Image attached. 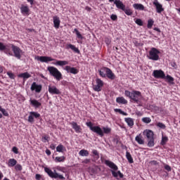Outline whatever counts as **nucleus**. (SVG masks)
I'll list each match as a JSON object with an SVG mask.
<instances>
[{
	"label": "nucleus",
	"mask_w": 180,
	"mask_h": 180,
	"mask_svg": "<svg viewBox=\"0 0 180 180\" xmlns=\"http://www.w3.org/2000/svg\"><path fill=\"white\" fill-rule=\"evenodd\" d=\"M44 171L46 172V174L50 176V178H54L55 179H57V178H59V179H65V177L61 174H58V173L56 172V170L53 172L50 168L49 167H44Z\"/></svg>",
	"instance_id": "423d86ee"
},
{
	"label": "nucleus",
	"mask_w": 180,
	"mask_h": 180,
	"mask_svg": "<svg viewBox=\"0 0 180 180\" xmlns=\"http://www.w3.org/2000/svg\"><path fill=\"white\" fill-rule=\"evenodd\" d=\"M143 98L141 92L139 91H133L131 99L134 101V103H140V99Z\"/></svg>",
	"instance_id": "6e6552de"
},
{
	"label": "nucleus",
	"mask_w": 180,
	"mask_h": 180,
	"mask_svg": "<svg viewBox=\"0 0 180 180\" xmlns=\"http://www.w3.org/2000/svg\"><path fill=\"white\" fill-rule=\"evenodd\" d=\"M12 151L14 153V154H19V150L16 146L13 147Z\"/></svg>",
	"instance_id": "603ef678"
},
{
	"label": "nucleus",
	"mask_w": 180,
	"mask_h": 180,
	"mask_svg": "<svg viewBox=\"0 0 180 180\" xmlns=\"http://www.w3.org/2000/svg\"><path fill=\"white\" fill-rule=\"evenodd\" d=\"M133 8L136 11H144V6L141 4H133Z\"/></svg>",
	"instance_id": "a878e982"
},
{
	"label": "nucleus",
	"mask_w": 180,
	"mask_h": 180,
	"mask_svg": "<svg viewBox=\"0 0 180 180\" xmlns=\"http://www.w3.org/2000/svg\"><path fill=\"white\" fill-rule=\"evenodd\" d=\"M135 23H136V25H138V26H143V20H141V19H140V18H137L135 20Z\"/></svg>",
	"instance_id": "c03bdc74"
},
{
	"label": "nucleus",
	"mask_w": 180,
	"mask_h": 180,
	"mask_svg": "<svg viewBox=\"0 0 180 180\" xmlns=\"http://www.w3.org/2000/svg\"><path fill=\"white\" fill-rule=\"evenodd\" d=\"M73 129H75L76 133H81L82 129H81V127L77 124L75 122H72L70 123Z\"/></svg>",
	"instance_id": "f3484780"
},
{
	"label": "nucleus",
	"mask_w": 180,
	"mask_h": 180,
	"mask_svg": "<svg viewBox=\"0 0 180 180\" xmlns=\"http://www.w3.org/2000/svg\"><path fill=\"white\" fill-rule=\"evenodd\" d=\"M35 179H37V180H40V179H41V175H40L39 174H37L35 175Z\"/></svg>",
	"instance_id": "6e6d98bb"
},
{
	"label": "nucleus",
	"mask_w": 180,
	"mask_h": 180,
	"mask_svg": "<svg viewBox=\"0 0 180 180\" xmlns=\"http://www.w3.org/2000/svg\"><path fill=\"white\" fill-rule=\"evenodd\" d=\"M126 158H127V160H128V162H129V164H133L134 162V161L133 160V158L131 157V155L130 154V153H129V152L126 153Z\"/></svg>",
	"instance_id": "f704fd0d"
},
{
	"label": "nucleus",
	"mask_w": 180,
	"mask_h": 180,
	"mask_svg": "<svg viewBox=\"0 0 180 180\" xmlns=\"http://www.w3.org/2000/svg\"><path fill=\"white\" fill-rule=\"evenodd\" d=\"M7 75H8L9 78H11V79H15V75H13V73L8 72H7Z\"/></svg>",
	"instance_id": "8fccbe9b"
},
{
	"label": "nucleus",
	"mask_w": 180,
	"mask_h": 180,
	"mask_svg": "<svg viewBox=\"0 0 180 180\" xmlns=\"http://www.w3.org/2000/svg\"><path fill=\"white\" fill-rule=\"evenodd\" d=\"M53 25L56 29H58V27H60V18L57 16L53 17Z\"/></svg>",
	"instance_id": "5701e85b"
},
{
	"label": "nucleus",
	"mask_w": 180,
	"mask_h": 180,
	"mask_svg": "<svg viewBox=\"0 0 180 180\" xmlns=\"http://www.w3.org/2000/svg\"><path fill=\"white\" fill-rule=\"evenodd\" d=\"M16 164H18V161L15 159L11 158L8 160V167H15Z\"/></svg>",
	"instance_id": "c756f323"
},
{
	"label": "nucleus",
	"mask_w": 180,
	"mask_h": 180,
	"mask_svg": "<svg viewBox=\"0 0 180 180\" xmlns=\"http://www.w3.org/2000/svg\"><path fill=\"white\" fill-rule=\"evenodd\" d=\"M96 85L93 86L94 91H96V92H101L102 91V86H103V81L101 79H96Z\"/></svg>",
	"instance_id": "9d476101"
},
{
	"label": "nucleus",
	"mask_w": 180,
	"mask_h": 180,
	"mask_svg": "<svg viewBox=\"0 0 180 180\" xmlns=\"http://www.w3.org/2000/svg\"><path fill=\"white\" fill-rule=\"evenodd\" d=\"M105 164L107 165V167H109L111 168V169H114V171H117L118 168L110 160H105Z\"/></svg>",
	"instance_id": "a211bd4d"
},
{
	"label": "nucleus",
	"mask_w": 180,
	"mask_h": 180,
	"mask_svg": "<svg viewBox=\"0 0 180 180\" xmlns=\"http://www.w3.org/2000/svg\"><path fill=\"white\" fill-rule=\"evenodd\" d=\"M92 153L96 157V158H99V153H98V150H93Z\"/></svg>",
	"instance_id": "3c124183"
},
{
	"label": "nucleus",
	"mask_w": 180,
	"mask_h": 180,
	"mask_svg": "<svg viewBox=\"0 0 180 180\" xmlns=\"http://www.w3.org/2000/svg\"><path fill=\"white\" fill-rule=\"evenodd\" d=\"M165 79H167V82H169V84H174V77H171V75H167L165 76Z\"/></svg>",
	"instance_id": "e433bc0d"
},
{
	"label": "nucleus",
	"mask_w": 180,
	"mask_h": 180,
	"mask_svg": "<svg viewBox=\"0 0 180 180\" xmlns=\"http://www.w3.org/2000/svg\"><path fill=\"white\" fill-rule=\"evenodd\" d=\"M46 154L47 155H51V151H50V150H49V149H46Z\"/></svg>",
	"instance_id": "680f3d73"
},
{
	"label": "nucleus",
	"mask_w": 180,
	"mask_h": 180,
	"mask_svg": "<svg viewBox=\"0 0 180 180\" xmlns=\"http://www.w3.org/2000/svg\"><path fill=\"white\" fill-rule=\"evenodd\" d=\"M117 103H121L122 105H126L127 103V100H125L124 97H117L116 98Z\"/></svg>",
	"instance_id": "bb28decb"
},
{
	"label": "nucleus",
	"mask_w": 180,
	"mask_h": 180,
	"mask_svg": "<svg viewBox=\"0 0 180 180\" xmlns=\"http://www.w3.org/2000/svg\"><path fill=\"white\" fill-rule=\"evenodd\" d=\"M124 121L126 122L127 125L129 127H131V129L133 127V126H134V120H133V118L127 117V118H124Z\"/></svg>",
	"instance_id": "4be33fe9"
},
{
	"label": "nucleus",
	"mask_w": 180,
	"mask_h": 180,
	"mask_svg": "<svg viewBox=\"0 0 180 180\" xmlns=\"http://www.w3.org/2000/svg\"><path fill=\"white\" fill-rule=\"evenodd\" d=\"M165 169H166V171L169 172V171H171V167L169 165H167L165 166Z\"/></svg>",
	"instance_id": "13d9d810"
},
{
	"label": "nucleus",
	"mask_w": 180,
	"mask_h": 180,
	"mask_svg": "<svg viewBox=\"0 0 180 180\" xmlns=\"http://www.w3.org/2000/svg\"><path fill=\"white\" fill-rule=\"evenodd\" d=\"M30 115H32L33 117H35V119H37L40 117V115L38 112H30Z\"/></svg>",
	"instance_id": "a18cd8bd"
},
{
	"label": "nucleus",
	"mask_w": 180,
	"mask_h": 180,
	"mask_svg": "<svg viewBox=\"0 0 180 180\" xmlns=\"http://www.w3.org/2000/svg\"><path fill=\"white\" fill-rule=\"evenodd\" d=\"M22 13H25V15H29V7L25 5H22L20 8Z\"/></svg>",
	"instance_id": "cd10ccee"
},
{
	"label": "nucleus",
	"mask_w": 180,
	"mask_h": 180,
	"mask_svg": "<svg viewBox=\"0 0 180 180\" xmlns=\"http://www.w3.org/2000/svg\"><path fill=\"white\" fill-rule=\"evenodd\" d=\"M170 65H172V67H173V68H177V65H176V63L175 62H172L170 63Z\"/></svg>",
	"instance_id": "4d7b16f0"
},
{
	"label": "nucleus",
	"mask_w": 180,
	"mask_h": 180,
	"mask_svg": "<svg viewBox=\"0 0 180 180\" xmlns=\"http://www.w3.org/2000/svg\"><path fill=\"white\" fill-rule=\"evenodd\" d=\"M114 4L117 9H120L124 12L125 15H127V16H131V15H133V11H131L129 7H126V5H124L122 1L115 0Z\"/></svg>",
	"instance_id": "f03ea898"
},
{
	"label": "nucleus",
	"mask_w": 180,
	"mask_h": 180,
	"mask_svg": "<svg viewBox=\"0 0 180 180\" xmlns=\"http://www.w3.org/2000/svg\"><path fill=\"white\" fill-rule=\"evenodd\" d=\"M135 141L138 143V144H140L141 146L144 145V139H143V135L141 134H139L135 137Z\"/></svg>",
	"instance_id": "aec40b11"
},
{
	"label": "nucleus",
	"mask_w": 180,
	"mask_h": 180,
	"mask_svg": "<svg viewBox=\"0 0 180 180\" xmlns=\"http://www.w3.org/2000/svg\"><path fill=\"white\" fill-rule=\"evenodd\" d=\"M11 47H12V44L5 46L4 43L0 42V51H4L7 56H13L12 51H11Z\"/></svg>",
	"instance_id": "1a4fd4ad"
},
{
	"label": "nucleus",
	"mask_w": 180,
	"mask_h": 180,
	"mask_svg": "<svg viewBox=\"0 0 180 180\" xmlns=\"http://www.w3.org/2000/svg\"><path fill=\"white\" fill-rule=\"evenodd\" d=\"M11 49L14 54V57H15V58H18V60H20V58H22V53H23L22 49L13 44H11Z\"/></svg>",
	"instance_id": "0eeeda50"
},
{
	"label": "nucleus",
	"mask_w": 180,
	"mask_h": 180,
	"mask_svg": "<svg viewBox=\"0 0 180 180\" xmlns=\"http://www.w3.org/2000/svg\"><path fill=\"white\" fill-rule=\"evenodd\" d=\"M27 2H30V5H33V2L34 1V0H27Z\"/></svg>",
	"instance_id": "0e129e2a"
},
{
	"label": "nucleus",
	"mask_w": 180,
	"mask_h": 180,
	"mask_svg": "<svg viewBox=\"0 0 180 180\" xmlns=\"http://www.w3.org/2000/svg\"><path fill=\"white\" fill-rule=\"evenodd\" d=\"M1 112L3 113L4 116H9L8 111L6 110H5V108H3L1 110Z\"/></svg>",
	"instance_id": "864d4df0"
},
{
	"label": "nucleus",
	"mask_w": 180,
	"mask_h": 180,
	"mask_svg": "<svg viewBox=\"0 0 180 180\" xmlns=\"http://www.w3.org/2000/svg\"><path fill=\"white\" fill-rule=\"evenodd\" d=\"M108 68L103 67L98 70L100 76L102 77L103 78H106V73L108 72Z\"/></svg>",
	"instance_id": "412c9836"
},
{
	"label": "nucleus",
	"mask_w": 180,
	"mask_h": 180,
	"mask_svg": "<svg viewBox=\"0 0 180 180\" xmlns=\"http://www.w3.org/2000/svg\"><path fill=\"white\" fill-rule=\"evenodd\" d=\"M68 61L67 60H57L55 63V65H59L60 67H63L64 65H68Z\"/></svg>",
	"instance_id": "7c9ffc66"
},
{
	"label": "nucleus",
	"mask_w": 180,
	"mask_h": 180,
	"mask_svg": "<svg viewBox=\"0 0 180 180\" xmlns=\"http://www.w3.org/2000/svg\"><path fill=\"white\" fill-rule=\"evenodd\" d=\"M158 127H160V129H165V124H162V122H158L157 123Z\"/></svg>",
	"instance_id": "09e8293b"
},
{
	"label": "nucleus",
	"mask_w": 180,
	"mask_h": 180,
	"mask_svg": "<svg viewBox=\"0 0 180 180\" xmlns=\"http://www.w3.org/2000/svg\"><path fill=\"white\" fill-rule=\"evenodd\" d=\"M35 60L41 61V63H49V61H54L56 59L51 58L49 56H35Z\"/></svg>",
	"instance_id": "ddd939ff"
},
{
	"label": "nucleus",
	"mask_w": 180,
	"mask_h": 180,
	"mask_svg": "<svg viewBox=\"0 0 180 180\" xmlns=\"http://www.w3.org/2000/svg\"><path fill=\"white\" fill-rule=\"evenodd\" d=\"M65 71L67 72H70V74H74V75H76V74H78L79 70L75 68H71L70 66H65Z\"/></svg>",
	"instance_id": "dca6fc26"
},
{
	"label": "nucleus",
	"mask_w": 180,
	"mask_h": 180,
	"mask_svg": "<svg viewBox=\"0 0 180 180\" xmlns=\"http://www.w3.org/2000/svg\"><path fill=\"white\" fill-rule=\"evenodd\" d=\"M31 91H35L37 94L41 91V84L38 85L36 82H33L31 86Z\"/></svg>",
	"instance_id": "2eb2a0df"
},
{
	"label": "nucleus",
	"mask_w": 180,
	"mask_h": 180,
	"mask_svg": "<svg viewBox=\"0 0 180 180\" xmlns=\"http://www.w3.org/2000/svg\"><path fill=\"white\" fill-rule=\"evenodd\" d=\"M2 178H4V174L0 172V180L2 179Z\"/></svg>",
	"instance_id": "338daca9"
},
{
	"label": "nucleus",
	"mask_w": 180,
	"mask_h": 180,
	"mask_svg": "<svg viewBox=\"0 0 180 180\" xmlns=\"http://www.w3.org/2000/svg\"><path fill=\"white\" fill-rule=\"evenodd\" d=\"M158 54H160V51L157 48H151L150 51H149L148 58L153 61H158L160 60V56Z\"/></svg>",
	"instance_id": "39448f33"
},
{
	"label": "nucleus",
	"mask_w": 180,
	"mask_h": 180,
	"mask_svg": "<svg viewBox=\"0 0 180 180\" xmlns=\"http://www.w3.org/2000/svg\"><path fill=\"white\" fill-rule=\"evenodd\" d=\"M84 164H89L91 162V159H86L83 161Z\"/></svg>",
	"instance_id": "bf43d9fd"
},
{
	"label": "nucleus",
	"mask_w": 180,
	"mask_h": 180,
	"mask_svg": "<svg viewBox=\"0 0 180 180\" xmlns=\"http://www.w3.org/2000/svg\"><path fill=\"white\" fill-rule=\"evenodd\" d=\"M50 148H51V150H56V145H54V143H51L50 145Z\"/></svg>",
	"instance_id": "052dcab7"
},
{
	"label": "nucleus",
	"mask_w": 180,
	"mask_h": 180,
	"mask_svg": "<svg viewBox=\"0 0 180 180\" xmlns=\"http://www.w3.org/2000/svg\"><path fill=\"white\" fill-rule=\"evenodd\" d=\"M30 102L34 108H40L41 106V103L38 102L37 100H30Z\"/></svg>",
	"instance_id": "393cba45"
},
{
	"label": "nucleus",
	"mask_w": 180,
	"mask_h": 180,
	"mask_svg": "<svg viewBox=\"0 0 180 180\" xmlns=\"http://www.w3.org/2000/svg\"><path fill=\"white\" fill-rule=\"evenodd\" d=\"M115 112H117L120 115H122L123 116H127V112H124L122 110V109L116 108L115 109Z\"/></svg>",
	"instance_id": "58836bf2"
},
{
	"label": "nucleus",
	"mask_w": 180,
	"mask_h": 180,
	"mask_svg": "<svg viewBox=\"0 0 180 180\" xmlns=\"http://www.w3.org/2000/svg\"><path fill=\"white\" fill-rule=\"evenodd\" d=\"M79 155L82 157H88V155H89V152L85 149H82L79 152Z\"/></svg>",
	"instance_id": "2f4dec72"
},
{
	"label": "nucleus",
	"mask_w": 180,
	"mask_h": 180,
	"mask_svg": "<svg viewBox=\"0 0 180 180\" xmlns=\"http://www.w3.org/2000/svg\"><path fill=\"white\" fill-rule=\"evenodd\" d=\"M110 18H111L112 20H117V15H116L115 14L111 15Z\"/></svg>",
	"instance_id": "5fc2aeb1"
},
{
	"label": "nucleus",
	"mask_w": 180,
	"mask_h": 180,
	"mask_svg": "<svg viewBox=\"0 0 180 180\" xmlns=\"http://www.w3.org/2000/svg\"><path fill=\"white\" fill-rule=\"evenodd\" d=\"M86 124L87 127H89L91 131H94V133H96L98 136H100V137H103L105 134H109L110 131H112V129L108 127H103V130L99 126L94 127V124L91 122H86Z\"/></svg>",
	"instance_id": "f257e3e1"
},
{
	"label": "nucleus",
	"mask_w": 180,
	"mask_h": 180,
	"mask_svg": "<svg viewBox=\"0 0 180 180\" xmlns=\"http://www.w3.org/2000/svg\"><path fill=\"white\" fill-rule=\"evenodd\" d=\"M150 164H152V165H157L158 162H157V161L155 160H153L150 162Z\"/></svg>",
	"instance_id": "e2e57ef3"
},
{
	"label": "nucleus",
	"mask_w": 180,
	"mask_h": 180,
	"mask_svg": "<svg viewBox=\"0 0 180 180\" xmlns=\"http://www.w3.org/2000/svg\"><path fill=\"white\" fill-rule=\"evenodd\" d=\"M111 173L112 176H114V178H117V176H120V178H123V174H122L120 171H118L116 172L114 170H111Z\"/></svg>",
	"instance_id": "c85d7f7f"
},
{
	"label": "nucleus",
	"mask_w": 180,
	"mask_h": 180,
	"mask_svg": "<svg viewBox=\"0 0 180 180\" xmlns=\"http://www.w3.org/2000/svg\"><path fill=\"white\" fill-rule=\"evenodd\" d=\"M167 141H168V137L162 136V141L160 142L161 146H165Z\"/></svg>",
	"instance_id": "4c0bfd02"
},
{
	"label": "nucleus",
	"mask_w": 180,
	"mask_h": 180,
	"mask_svg": "<svg viewBox=\"0 0 180 180\" xmlns=\"http://www.w3.org/2000/svg\"><path fill=\"white\" fill-rule=\"evenodd\" d=\"M153 75L154 78H162V79H165V73H164V71L161 70H154L153 72Z\"/></svg>",
	"instance_id": "f8f14e48"
},
{
	"label": "nucleus",
	"mask_w": 180,
	"mask_h": 180,
	"mask_svg": "<svg viewBox=\"0 0 180 180\" xmlns=\"http://www.w3.org/2000/svg\"><path fill=\"white\" fill-rule=\"evenodd\" d=\"M154 30H155L156 32H158L159 33L161 32V30H160V29H159V28H157V27H155V28L154 29Z\"/></svg>",
	"instance_id": "69168bd1"
},
{
	"label": "nucleus",
	"mask_w": 180,
	"mask_h": 180,
	"mask_svg": "<svg viewBox=\"0 0 180 180\" xmlns=\"http://www.w3.org/2000/svg\"><path fill=\"white\" fill-rule=\"evenodd\" d=\"M19 78H23L24 79H27V78H30V74L28 72H24L18 75Z\"/></svg>",
	"instance_id": "72a5a7b5"
},
{
	"label": "nucleus",
	"mask_w": 180,
	"mask_h": 180,
	"mask_svg": "<svg viewBox=\"0 0 180 180\" xmlns=\"http://www.w3.org/2000/svg\"><path fill=\"white\" fill-rule=\"evenodd\" d=\"M65 147L64 146L60 144L56 147V151L58 153H64V151H66Z\"/></svg>",
	"instance_id": "473e14b6"
},
{
	"label": "nucleus",
	"mask_w": 180,
	"mask_h": 180,
	"mask_svg": "<svg viewBox=\"0 0 180 180\" xmlns=\"http://www.w3.org/2000/svg\"><path fill=\"white\" fill-rule=\"evenodd\" d=\"M153 5H155V6L158 13H161V12H163L164 8H162V4H160V2H158V0H154Z\"/></svg>",
	"instance_id": "4468645a"
},
{
	"label": "nucleus",
	"mask_w": 180,
	"mask_h": 180,
	"mask_svg": "<svg viewBox=\"0 0 180 180\" xmlns=\"http://www.w3.org/2000/svg\"><path fill=\"white\" fill-rule=\"evenodd\" d=\"M142 122H143V123H151V118L150 117H143L142 118Z\"/></svg>",
	"instance_id": "37998d69"
},
{
	"label": "nucleus",
	"mask_w": 180,
	"mask_h": 180,
	"mask_svg": "<svg viewBox=\"0 0 180 180\" xmlns=\"http://www.w3.org/2000/svg\"><path fill=\"white\" fill-rule=\"evenodd\" d=\"M143 135L148 140V147H154V132L150 129H146L143 131Z\"/></svg>",
	"instance_id": "7ed1b4c3"
},
{
	"label": "nucleus",
	"mask_w": 180,
	"mask_h": 180,
	"mask_svg": "<svg viewBox=\"0 0 180 180\" xmlns=\"http://www.w3.org/2000/svg\"><path fill=\"white\" fill-rule=\"evenodd\" d=\"M133 94V91L130 92L129 90H125L124 95L125 96H127L130 99L131 98V95Z\"/></svg>",
	"instance_id": "79ce46f5"
},
{
	"label": "nucleus",
	"mask_w": 180,
	"mask_h": 180,
	"mask_svg": "<svg viewBox=\"0 0 180 180\" xmlns=\"http://www.w3.org/2000/svg\"><path fill=\"white\" fill-rule=\"evenodd\" d=\"M55 161L56 162H64L65 161V158L64 156L56 157Z\"/></svg>",
	"instance_id": "c9c22d12"
},
{
	"label": "nucleus",
	"mask_w": 180,
	"mask_h": 180,
	"mask_svg": "<svg viewBox=\"0 0 180 180\" xmlns=\"http://www.w3.org/2000/svg\"><path fill=\"white\" fill-rule=\"evenodd\" d=\"M105 41L107 44H110V41H109V39H106Z\"/></svg>",
	"instance_id": "774afa93"
},
{
	"label": "nucleus",
	"mask_w": 180,
	"mask_h": 180,
	"mask_svg": "<svg viewBox=\"0 0 180 180\" xmlns=\"http://www.w3.org/2000/svg\"><path fill=\"white\" fill-rule=\"evenodd\" d=\"M48 91L51 95H61V91L56 86L49 85Z\"/></svg>",
	"instance_id": "9b49d317"
},
{
	"label": "nucleus",
	"mask_w": 180,
	"mask_h": 180,
	"mask_svg": "<svg viewBox=\"0 0 180 180\" xmlns=\"http://www.w3.org/2000/svg\"><path fill=\"white\" fill-rule=\"evenodd\" d=\"M153 25H154V20L152 19L148 20L147 25L148 29H151V27H153Z\"/></svg>",
	"instance_id": "ea45409f"
},
{
	"label": "nucleus",
	"mask_w": 180,
	"mask_h": 180,
	"mask_svg": "<svg viewBox=\"0 0 180 180\" xmlns=\"http://www.w3.org/2000/svg\"><path fill=\"white\" fill-rule=\"evenodd\" d=\"M105 77L108 78L109 79H115L116 78V76L115 75V73L112 72V70H110L109 68L107 69V73L105 75Z\"/></svg>",
	"instance_id": "6ab92c4d"
},
{
	"label": "nucleus",
	"mask_w": 180,
	"mask_h": 180,
	"mask_svg": "<svg viewBox=\"0 0 180 180\" xmlns=\"http://www.w3.org/2000/svg\"><path fill=\"white\" fill-rule=\"evenodd\" d=\"M74 32L76 33L77 39H82V35L81 34L79 31H78V29L75 28L74 30Z\"/></svg>",
	"instance_id": "a19ab883"
},
{
	"label": "nucleus",
	"mask_w": 180,
	"mask_h": 180,
	"mask_svg": "<svg viewBox=\"0 0 180 180\" xmlns=\"http://www.w3.org/2000/svg\"><path fill=\"white\" fill-rule=\"evenodd\" d=\"M28 122L30 123H33L34 122V117L32 116V114H30V115L28 116Z\"/></svg>",
	"instance_id": "49530a36"
},
{
	"label": "nucleus",
	"mask_w": 180,
	"mask_h": 180,
	"mask_svg": "<svg viewBox=\"0 0 180 180\" xmlns=\"http://www.w3.org/2000/svg\"><path fill=\"white\" fill-rule=\"evenodd\" d=\"M15 171H22V167L20 165L16 164V165L15 166Z\"/></svg>",
	"instance_id": "de8ad7c7"
},
{
	"label": "nucleus",
	"mask_w": 180,
	"mask_h": 180,
	"mask_svg": "<svg viewBox=\"0 0 180 180\" xmlns=\"http://www.w3.org/2000/svg\"><path fill=\"white\" fill-rule=\"evenodd\" d=\"M66 49H70L71 50L75 51V53H77V54H79V49H78V48L75 47V46H74L71 44H68L67 46H66Z\"/></svg>",
	"instance_id": "b1692460"
},
{
	"label": "nucleus",
	"mask_w": 180,
	"mask_h": 180,
	"mask_svg": "<svg viewBox=\"0 0 180 180\" xmlns=\"http://www.w3.org/2000/svg\"><path fill=\"white\" fill-rule=\"evenodd\" d=\"M48 71L52 77H54L56 81H61V79H63V75L56 68L53 66L48 67Z\"/></svg>",
	"instance_id": "20e7f679"
}]
</instances>
